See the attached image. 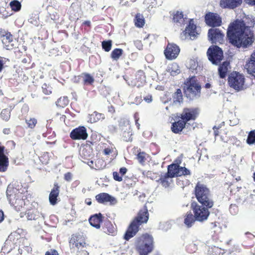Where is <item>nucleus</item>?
Segmentation results:
<instances>
[{
    "label": "nucleus",
    "mask_w": 255,
    "mask_h": 255,
    "mask_svg": "<svg viewBox=\"0 0 255 255\" xmlns=\"http://www.w3.org/2000/svg\"><path fill=\"white\" fill-rule=\"evenodd\" d=\"M227 37L230 44L239 49L249 48L255 41L254 31H248L230 24L227 29Z\"/></svg>",
    "instance_id": "1"
},
{
    "label": "nucleus",
    "mask_w": 255,
    "mask_h": 255,
    "mask_svg": "<svg viewBox=\"0 0 255 255\" xmlns=\"http://www.w3.org/2000/svg\"><path fill=\"white\" fill-rule=\"evenodd\" d=\"M227 37L230 44L239 49L249 48L255 41L254 31H248L230 24L227 29Z\"/></svg>",
    "instance_id": "2"
},
{
    "label": "nucleus",
    "mask_w": 255,
    "mask_h": 255,
    "mask_svg": "<svg viewBox=\"0 0 255 255\" xmlns=\"http://www.w3.org/2000/svg\"><path fill=\"white\" fill-rule=\"evenodd\" d=\"M149 218V214L146 205L139 211L136 217L129 224L124 236V239L128 241L133 237L139 230V226L143 223H146Z\"/></svg>",
    "instance_id": "3"
},
{
    "label": "nucleus",
    "mask_w": 255,
    "mask_h": 255,
    "mask_svg": "<svg viewBox=\"0 0 255 255\" xmlns=\"http://www.w3.org/2000/svg\"><path fill=\"white\" fill-rule=\"evenodd\" d=\"M183 93L189 101H193L201 97V86L195 76L188 78L184 83Z\"/></svg>",
    "instance_id": "4"
},
{
    "label": "nucleus",
    "mask_w": 255,
    "mask_h": 255,
    "mask_svg": "<svg viewBox=\"0 0 255 255\" xmlns=\"http://www.w3.org/2000/svg\"><path fill=\"white\" fill-rule=\"evenodd\" d=\"M194 192L197 200L202 205L207 208L213 207L214 202L211 198L210 190L205 185L198 182Z\"/></svg>",
    "instance_id": "5"
},
{
    "label": "nucleus",
    "mask_w": 255,
    "mask_h": 255,
    "mask_svg": "<svg viewBox=\"0 0 255 255\" xmlns=\"http://www.w3.org/2000/svg\"><path fill=\"white\" fill-rule=\"evenodd\" d=\"M135 246L139 255H147L153 250V238L148 234L138 238L135 242Z\"/></svg>",
    "instance_id": "6"
},
{
    "label": "nucleus",
    "mask_w": 255,
    "mask_h": 255,
    "mask_svg": "<svg viewBox=\"0 0 255 255\" xmlns=\"http://www.w3.org/2000/svg\"><path fill=\"white\" fill-rule=\"evenodd\" d=\"M208 60L215 65H219L224 58L223 51L216 45L210 46L207 51Z\"/></svg>",
    "instance_id": "7"
},
{
    "label": "nucleus",
    "mask_w": 255,
    "mask_h": 255,
    "mask_svg": "<svg viewBox=\"0 0 255 255\" xmlns=\"http://www.w3.org/2000/svg\"><path fill=\"white\" fill-rule=\"evenodd\" d=\"M245 77L238 72L231 73L228 78V82L230 87L238 91L242 90L245 84Z\"/></svg>",
    "instance_id": "8"
},
{
    "label": "nucleus",
    "mask_w": 255,
    "mask_h": 255,
    "mask_svg": "<svg viewBox=\"0 0 255 255\" xmlns=\"http://www.w3.org/2000/svg\"><path fill=\"white\" fill-rule=\"evenodd\" d=\"M230 24L248 31H253L251 29L255 25V17L252 15H245L243 19H236Z\"/></svg>",
    "instance_id": "9"
},
{
    "label": "nucleus",
    "mask_w": 255,
    "mask_h": 255,
    "mask_svg": "<svg viewBox=\"0 0 255 255\" xmlns=\"http://www.w3.org/2000/svg\"><path fill=\"white\" fill-rule=\"evenodd\" d=\"M191 207L197 221L203 222L207 220L210 215V212L208 210L209 208L202 205H199L195 202L191 203Z\"/></svg>",
    "instance_id": "10"
},
{
    "label": "nucleus",
    "mask_w": 255,
    "mask_h": 255,
    "mask_svg": "<svg viewBox=\"0 0 255 255\" xmlns=\"http://www.w3.org/2000/svg\"><path fill=\"white\" fill-rule=\"evenodd\" d=\"M199 114L198 108H184L179 116L175 117V120L181 119L186 124L188 122L195 120Z\"/></svg>",
    "instance_id": "11"
},
{
    "label": "nucleus",
    "mask_w": 255,
    "mask_h": 255,
    "mask_svg": "<svg viewBox=\"0 0 255 255\" xmlns=\"http://www.w3.org/2000/svg\"><path fill=\"white\" fill-rule=\"evenodd\" d=\"M224 36V33L219 28H210L208 31V40L213 44L222 43Z\"/></svg>",
    "instance_id": "12"
},
{
    "label": "nucleus",
    "mask_w": 255,
    "mask_h": 255,
    "mask_svg": "<svg viewBox=\"0 0 255 255\" xmlns=\"http://www.w3.org/2000/svg\"><path fill=\"white\" fill-rule=\"evenodd\" d=\"M197 26L194 24L193 19H190L188 24L186 26L184 31L181 34L182 39L189 38L191 40L195 39L199 34L197 32Z\"/></svg>",
    "instance_id": "13"
},
{
    "label": "nucleus",
    "mask_w": 255,
    "mask_h": 255,
    "mask_svg": "<svg viewBox=\"0 0 255 255\" xmlns=\"http://www.w3.org/2000/svg\"><path fill=\"white\" fill-rule=\"evenodd\" d=\"M119 126L122 131V135L123 139L125 141H131L132 140L131 136L132 133L128 121L125 120H121Z\"/></svg>",
    "instance_id": "14"
},
{
    "label": "nucleus",
    "mask_w": 255,
    "mask_h": 255,
    "mask_svg": "<svg viewBox=\"0 0 255 255\" xmlns=\"http://www.w3.org/2000/svg\"><path fill=\"white\" fill-rule=\"evenodd\" d=\"M207 25L212 27L220 26L222 24V18L216 13L209 12L205 16Z\"/></svg>",
    "instance_id": "15"
},
{
    "label": "nucleus",
    "mask_w": 255,
    "mask_h": 255,
    "mask_svg": "<svg viewBox=\"0 0 255 255\" xmlns=\"http://www.w3.org/2000/svg\"><path fill=\"white\" fill-rule=\"evenodd\" d=\"M180 48L178 46L174 43H168L164 50V55L168 60L175 59L179 55Z\"/></svg>",
    "instance_id": "16"
},
{
    "label": "nucleus",
    "mask_w": 255,
    "mask_h": 255,
    "mask_svg": "<svg viewBox=\"0 0 255 255\" xmlns=\"http://www.w3.org/2000/svg\"><path fill=\"white\" fill-rule=\"evenodd\" d=\"M70 137L73 140H85L88 137L86 128L79 126L74 128L70 133Z\"/></svg>",
    "instance_id": "17"
},
{
    "label": "nucleus",
    "mask_w": 255,
    "mask_h": 255,
    "mask_svg": "<svg viewBox=\"0 0 255 255\" xmlns=\"http://www.w3.org/2000/svg\"><path fill=\"white\" fill-rule=\"evenodd\" d=\"M96 199L98 203L101 204L109 202L111 205H115L117 203L116 198L107 193H101L97 195Z\"/></svg>",
    "instance_id": "18"
},
{
    "label": "nucleus",
    "mask_w": 255,
    "mask_h": 255,
    "mask_svg": "<svg viewBox=\"0 0 255 255\" xmlns=\"http://www.w3.org/2000/svg\"><path fill=\"white\" fill-rule=\"evenodd\" d=\"M245 68L250 75V78L255 80V52L252 54L249 60L247 61Z\"/></svg>",
    "instance_id": "19"
},
{
    "label": "nucleus",
    "mask_w": 255,
    "mask_h": 255,
    "mask_svg": "<svg viewBox=\"0 0 255 255\" xmlns=\"http://www.w3.org/2000/svg\"><path fill=\"white\" fill-rule=\"evenodd\" d=\"M145 81V76L144 75V73L142 70H139L135 74V79L132 80L131 81V84H128V85L139 88L144 85Z\"/></svg>",
    "instance_id": "20"
},
{
    "label": "nucleus",
    "mask_w": 255,
    "mask_h": 255,
    "mask_svg": "<svg viewBox=\"0 0 255 255\" xmlns=\"http://www.w3.org/2000/svg\"><path fill=\"white\" fill-rule=\"evenodd\" d=\"M104 219L103 215L101 213H99L91 215L89 219V222L91 226L99 229L101 228V223L105 220Z\"/></svg>",
    "instance_id": "21"
},
{
    "label": "nucleus",
    "mask_w": 255,
    "mask_h": 255,
    "mask_svg": "<svg viewBox=\"0 0 255 255\" xmlns=\"http://www.w3.org/2000/svg\"><path fill=\"white\" fill-rule=\"evenodd\" d=\"M102 230L104 233L111 236H115L117 233L116 226H114L108 219L104 221Z\"/></svg>",
    "instance_id": "22"
},
{
    "label": "nucleus",
    "mask_w": 255,
    "mask_h": 255,
    "mask_svg": "<svg viewBox=\"0 0 255 255\" xmlns=\"http://www.w3.org/2000/svg\"><path fill=\"white\" fill-rule=\"evenodd\" d=\"M6 193L7 200L9 204L11 205L14 201H15V199L17 198V197L19 196V194L21 193H20L16 188H14L12 185H8L7 187Z\"/></svg>",
    "instance_id": "23"
},
{
    "label": "nucleus",
    "mask_w": 255,
    "mask_h": 255,
    "mask_svg": "<svg viewBox=\"0 0 255 255\" xmlns=\"http://www.w3.org/2000/svg\"><path fill=\"white\" fill-rule=\"evenodd\" d=\"M5 147L0 145V172H4L8 166V158L5 154Z\"/></svg>",
    "instance_id": "24"
},
{
    "label": "nucleus",
    "mask_w": 255,
    "mask_h": 255,
    "mask_svg": "<svg viewBox=\"0 0 255 255\" xmlns=\"http://www.w3.org/2000/svg\"><path fill=\"white\" fill-rule=\"evenodd\" d=\"M243 0H221L220 5L223 8L234 9L242 3Z\"/></svg>",
    "instance_id": "25"
},
{
    "label": "nucleus",
    "mask_w": 255,
    "mask_h": 255,
    "mask_svg": "<svg viewBox=\"0 0 255 255\" xmlns=\"http://www.w3.org/2000/svg\"><path fill=\"white\" fill-rule=\"evenodd\" d=\"M59 189L60 186L58 185V183H54V187L52 189L49 195V201L51 205H55L57 204V197L59 196L60 192Z\"/></svg>",
    "instance_id": "26"
},
{
    "label": "nucleus",
    "mask_w": 255,
    "mask_h": 255,
    "mask_svg": "<svg viewBox=\"0 0 255 255\" xmlns=\"http://www.w3.org/2000/svg\"><path fill=\"white\" fill-rule=\"evenodd\" d=\"M171 124V129L174 133H179L185 128L186 124L180 119Z\"/></svg>",
    "instance_id": "27"
},
{
    "label": "nucleus",
    "mask_w": 255,
    "mask_h": 255,
    "mask_svg": "<svg viewBox=\"0 0 255 255\" xmlns=\"http://www.w3.org/2000/svg\"><path fill=\"white\" fill-rule=\"evenodd\" d=\"M229 64V62L226 61L219 65L218 74L220 78L224 79L226 77Z\"/></svg>",
    "instance_id": "28"
},
{
    "label": "nucleus",
    "mask_w": 255,
    "mask_h": 255,
    "mask_svg": "<svg viewBox=\"0 0 255 255\" xmlns=\"http://www.w3.org/2000/svg\"><path fill=\"white\" fill-rule=\"evenodd\" d=\"M1 41L4 45V48L6 49H12L13 44H10H10L13 41V36L10 32L6 31L5 35L1 38Z\"/></svg>",
    "instance_id": "29"
},
{
    "label": "nucleus",
    "mask_w": 255,
    "mask_h": 255,
    "mask_svg": "<svg viewBox=\"0 0 255 255\" xmlns=\"http://www.w3.org/2000/svg\"><path fill=\"white\" fill-rule=\"evenodd\" d=\"M197 221L195 215H193L191 211L187 212L184 219V223L186 226L189 228Z\"/></svg>",
    "instance_id": "30"
},
{
    "label": "nucleus",
    "mask_w": 255,
    "mask_h": 255,
    "mask_svg": "<svg viewBox=\"0 0 255 255\" xmlns=\"http://www.w3.org/2000/svg\"><path fill=\"white\" fill-rule=\"evenodd\" d=\"M180 162L179 163H172L168 166L167 171H170V174L173 177H178L179 175V168Z\"/></svg>",
    "instance_id": "31"
},
{
    "label": "nucleus",
    "mask_w": 255,
    "mask_h": 255,
    "mask_svg": "<svg viewBox=\"0 0 255 255\" xmlns=\"http://www.w3.org/2000/svg\"><path fill=\"white\" fill-rule=\"evenodd\" d=\"M13 240V236L10 234L5 241L4 246L1 248V251L3 254L5 252L8 253L12 250V245L13 244L12 240Z\"/></svg>",
    "instance_id": "32"
},
{
    "label": "nucleus",
    "mask_w": 255,
    "mask_h": 255,
    "mask_svg": "<svg viewBox=\"0 0 255 255\" xmlns=\"http://www.w3.org/2000/svg\"><path fill=\"white\" fill-rule=\"evenodd\" d=\"M105 118L104 114L99 113L97 112H94L92 114L89 115L88 122L91 123H94L100 120H104Z\"/></svg>",
    "instance_id": "33"
},
{
    "label": "nucleus",
    "mask_w": 255,
    "mask_h": 255,
    "mask_svg": "<svg viewBox=\"0 0 255 255\" xmlns=\"http://www.w3.org/2000/svg\"><path fill=\"white\" fill-rule=\"evenodd\" d=\"M166 71L169 72L172 76H175L180 73L179 65L176 63L169 65L166 69Z\"/></svg>",
    "instance_id": "34"
},
{
    "label": "nucleus",
    "mask_w": 255,
    "mask_h": 255,
    "mask_svg": "<svg viewBox=\"0 0 255 255\" xmlns=\"http://www.w3.org/2000/svg\"><path fill=\"white\" fill-rule=\"evenodd\" d=\"M134 25L139 28L142 27L145 23L144 18L142 14L137 13L134 19Z\"/></svg>",
    "instance_id": "35"
},
{
    "label": "nucleus",
    "mask_w": 255,
    "mask_h": 255,
    "mask_svg": "<svg viewBox=\"0 0 255 255\" xmlns=\"http://www.w3.org/2000/svg\"><path fill=\"white\" fill-rule=\"evenodd\" d=\"M173 104H180L183 102V95L181 90L177 89L173 95Z\"/></svg>",
    "instance_id": "36"
},
{
    "label": "nucleus",
    "mask_w": 255,
    "mask_h": 255,
    "mask_svg": "<svg viewBox=\"0 0 255 255\" xmlns=\"http://www.w3.org/2000/svg\"><path fill=\"white\" fill-rule=\"evenodd\" d=\"M184 15L182 12L176 11L173 16V20L174 22L183 24L184 21Z\"/></svg>",
    "instance_id": "37"
},
{
    "label": "nucleus",
    "mask_w": 255,
    "mask_h": 255,
    "mask_svg": "<svg viewBox=\"0 0 255 255\" xmlns=\"http://www.w3.org/2000/svg\"><path fill=\"white\" fill-rule=\"evenodd\" d=\"M123 50L121 48H115L111 54V58L115 60H118L123 54Z\"/></svg>",
    "instance_id": "38"
},
{
    "label": "nucleus",
    "mask_w": 255,
    "mask_h": 255,
    "mask_svg": "<svg viewBox=\"0 0 255 255\" xmlns=\"http://www.w3.org/2000/svg\"><path fill=\"white\" fill-rule=\"evenodd\" d=\"M24 204V201L22 199V194L20 193L19 194V196L17 197V198L15 199V201H14L11 206L14 207L15 208L19 209L20 207H22Z\"/></svg>",
    "instance_id": "39"
},
{
    "label": "nucleus",
    "mask_w": 255,
    "mask_h": 255,
    "mask_svg": "<svg viewBox=\"0 0 255 255\" xmlns=\"http://www.w3.org/2000/svg\"><path fill=\"white\" fill-rule=\"evenodd\" d=\"M69 103V100L67 97H63L59 98L56 102V106L60 107H64Z\"/></svg>",
    "instance_id": "40"
},
{
    "label": "nucleus",
    "mask_w": 255,
    "mask_h": 255,
    "mask_svg": "<svg viewBox=\"0 0 255 255\" xmlns=\"http://www.w3.org/2000/svg\"><path fill=\"white\" fill-rule=\"evenodd\" d=\"M9 4L11 9L14 11H18L21 9V3L18 0H12Z\"/></svg>",
    "instance_id": "41"
},
{
    "label": "nucleus",
    "mask_w": 255,
    "mask_h": 255,
    "mask_svg": "<svg viewBox=\"0 0 255 255\" xmlns=\"http://www.w3.org/2000/svg\"><path fill=\"white\" fill-rule=\"evenodd\" d=\"M112 46V41L111 40H104L102 42L103 49L106 52L111 50Z\"/></svg>",
    "instance_id": "42"
},
{
    "label": "nucleus",
    "mask_w": 255,
    "mask_h": 255,
    "mask_svg": "<svg viewBox=\"0 0 255 255\" xmlns=\"http://www.w3.org/2000/svg\"><path fill=\"white\" fill-rule=\"evenodd\" d=\"M247 143L249 145L253 144L255 143V131H251L248 135L246 140Z\"/></svg>",
    "instance_id": "43"
},
{
    "label": "nucleus",
    "mask_w": 255,
    "mask_h": 255,
    "mask_svg": "<svg viewBox=\"0 0 255 255\" xmlns=\"http://www.w3.org/2000/svg\"><path fill=\"white\" fill-rule=\"evenodd\" d=\"M37 212L36 211L30 210L25 215L26 218L28 220H36L38 217V215H37Z\"/></svg>",
    "instance_id": "44"
},
{
    "label": "nucleus",
    "mask_w": 255,
    "mask_h": 255,
    "mask_svg": "<svg viewBox=\"0 0 255 255\" xmlns=\"http://www.w3.org/2000/svg\"><path fill=\"white\" fill-rule=\"evenodd\" d=\"M1 118L5 121H7L10 117V111L8 109H3L0 114Z\"/></svg>",
    "instance_id": "45"
},
{
    "label": "nucleus",
    "mask_w": 255,
    "mask_h": 255,
    "mask_svg": "<svg viewBox=\"0 0 255 255\" xmlns=\"http://www.w3.org/2000/svg\"><path fill=\"white\" fill-rule=\"evenodd\" d=\"M173 176H171V175L170 174V171L167 172L164 175H161L159 180L161 181V183L163 184L166 183L167 185L168 186V182L167 179L169 178H172Z\"/></svg>",
    "instance_id": "46"
},
{
    "label": "nucleus",
    "mask_w": 255,
    "mask_h": 255,
    "mask_svg": "<svg viewBox=\"0 0 255 255\" xmlns=\"http://www.w3.org/2000/svg\"><path fill=\"white\" fill-rule=\"evenodd\" d=\"M91 149L83 148L82 150L80 152V155L81 157L84 160H88V157H90L91 156Z\"/></svg>",
    "instance_id": "47"
},
{
    "label": "nucleus",
    "mask_w": 255,
    "mask_h": 255,
    "mask_svg": "<svg viewBox=\"0 0 255 255\" xmlns=\"http://www.w3.org/2000/svg\"><path fill=\"white\" fill-rule=\"evenodd\" d=\"M84 75L83 81L85 84H92L94 82V78L90 74L84 73Z\"/></svg>",
    "instance_id": "48"
},
{
    "label": "nucleus",
    "mask_w": 255,
    "mask_h": 255,
    "mask_svg": "<svg viewBox=\"0 0 255 255\" xmlns=\"http://www.w3.org/2000/svg\"><path fill=\"white\" fill-rule=\"evenodd\" d=\"M25 122L28 125V127L30 128H33L37 124V120L35 118H30L29 120H26Z\"/></svg>",
    "instance_id": "49"
},
{
    "label": "nucleus",
    "mask_w": 255,
    "mask_h": 255,
    "mask_svg": "<svg viewBox=\"0 0 255 255\" xmlns=\"http://www.w3.org/2000/svg\"><path fill=\"white\" fill-rule=\"evenodd\" d=\"M179 172V176H181L182 175H190V174H191V172L188 169H187L185 167H182V166H180Z\"/></svg>",
    "instance_id": "50"
},
{
    "label": "nucleus",
    "mask_w": 255,
    "mask_h": 255,
    "mask_svg": "<svg viewBox=\"0 0 255 255\" xmlns=\"http://www.w3.org/2000/svg\"><path fill=\"white\" fill-rule=\"evenodd\" d=\"M83 161L84 163H87L92 169L98 170L102 168V165L94 166V161L92 160L88 159V160H86L85 161L83 160Z\"/></svg>",
    "instance_id": "51"
},
{
    "label": "nucleus",
    "mask_w": 255,
    "mask_h": 255,
    "mask_svg": "<svg viewBox=\"0 0 255 255\" xmlns=\"http://www.w3.org/2000/svg\"><path fill=\"white\" fill-rule=\"evenodd\" d=\"M238 207L236 204H231L229 208V211L233 215H235L238 213Z\"/></svg>",
    "instance_id": "52"
},
{
    "label": "nucleus",
    "mask_w": 255,
    "mask_h": 255,
    "mask_svg": "<svg viewBox=\"0 0 255 255\" xmlns=\"http://www.w3.org/2000/svg\"><path fill=\"white\" fill-rule=\"evenodd\" d=\"M159 228L164 232L167 231L171 228V225L169 222H165L160 225Z\"/></svg>",
    "instance_id": "53"
},
{
    "label": "nucleus",
    "mask_w": 255,
    "mask_h": 255,
    "mask_svg": "<svg viewBox=\"0 0 255 255\" xmlns=\"http://www.w3.org/2000/svg\"><path fill=\"white\" fill-rule=\"evenodd\" d=\"M198 66V63L195 60L191 59L189 61V68L190 70H196Z\"/></svg>",
    "instance_id": "54"
},
{
    "label": "nucleus",
    "mask_w": 255,
    "mask_h": 255,
    "mask_svg": "<svg viewBox=\"0 0 255 255\" xmlns=\"http://www.w3.org/2000/svg\"><path fill=\"white\" fill-rule=\"evenodd\" d=\"M145 153L143 152H139L137 154L136 158L138 160V162L140 163H142L145 161Z\"/></svg>",
    "instance_id": "55"
},
{
    "label": "nucleus",
    "mask_w": 255,
    "mask_h": 255,
    "mask_svg": "<svg viewBox=\"0 0 255 255\" xmlns=\"http://www.w3.org/2000/svg\"><path fill=\"white\" fill-rule=\"evenodd\" d=\"M113 178L115 180L117 181H122L123 180L122 177L120 176L119 173L118 172L114 171L113 173Z\"/></svg>",
    "instance_id": "56"
},
{
    "label": "nucleus",
    "mask_w": 255,
    "mask_h": 255,
    "mask_svg": "<svg viewBox=\"0 0 255 255\" xmlns=\"http://www.w3.org/2000/svg\"><path fill=\"white\" fill-rule=\"evenodd\" d=\"M73 175L71 172H67L64 174V179L66 181L70 182L72 180Z\"/></svg>",
    "instance_id": "57"
},
{
    "label": "nucleus",
    "mask_w": 255,
    "mask_h": 255,
    "mask_svg": "<svg viewBox=\"0 0 255 255\" xmlns=\"http://www.w3.org/2000/svg\"><path fill=\"white\" fill-rule=\"evenodd\" d=\"M143 100L147 103H150L152 101V97L151 95L148 94L143 97Z\"/></svg>",
    "instance_id": "58"
},
{
    "label": "nucleus",
    "mask_w": 255,
    "mask_h": 255,
    "mask_svg": "<svg viewBox=\"0 0 255 255\" xmlns=\"http://www.w3.org/2000/svg\"><path fill=\"white\" fill-rule=\"evenodd\" d=\"M6 59L3 57H0V72H1L3 69L4 64L5 63L4 60Z\"/></svg>",
    "instance_id": "59"
},
{
    "label": "nucleus",
    "mask_w": 255,
    "mask_h": 255,
    "mask_svg": "<svg viewBox=\"0 0 255 255\" xmlns=\"http://www.w3.org/2000/svg\"><path fill=\"white\" fill-rule=\"evenodd\" d=\"M45 157H48L47 153H44L43 156H41L39 158L40 160L42 162L43 164H47L48 163V159L45 158L44 160H43L42 159H44Z\"/></svg>",
    "instance_id": "60"
},
{
    "label": "nucleus",
    "mask_w": 255,
    "mask_h": 255,
    "mask_svg": "<svg viewBox=\"0 0 255 255\" xmlns=\"http://www.w3.org/2000/svg\"><path fill=\"white\" fill-rule=\"evenodd\" d=\"M45 255H59L58 252L55 250H50L47 251Z\"/></svg>",
    "instance_id": "61"
},
{
    "label": "nucleus",
    "mask_w": 255,
    "mask_h": 255,
    "mask_svg": "<svg viewBox=\"0 0 255 255\" xmlns=\"http://www.w3.org/2000/svg\"><path fill=\"white\" fill-rule=\"evenodd\" d=\"M46 87H47V85L46 84H44L42 85V88L43 89V92L45 95H49L50 93H51V91L50 90L47 89Z\"/></svg>",
    "instance_id": "62"
},
{
    "label": "nucleus",
    "mask_w": 255,
    "mask_h": 255,
    "mask_svg": "<svg viewBox=\"0 0 255 255\" xmlns=\"http://www.w3.org/2000/svg\"><path fill=\"white\" fill-rule=\"evenodd\" d=\"M117 127L116 126H114L113 125H109L108 126V129L109 131L111 133H114L117 130Z\"/></svg>",
    "instance_id": "63"
},
{
    "label": "nucleus",
    "mask_w": 255,
    "mask_h": 255,
    "mask_svg": "<svg viewBox=\"0 0 255 255\" xmlns=\"http://www.w3.org/2000/svg\"><path fill=\"white\" fill-rule=\"evenodd\" d=\"M135 46L139 50L142 48V44L140 41L136 40L134 42Z\"/></svg>",
    "instance_id": "64"
}]
</instances>
